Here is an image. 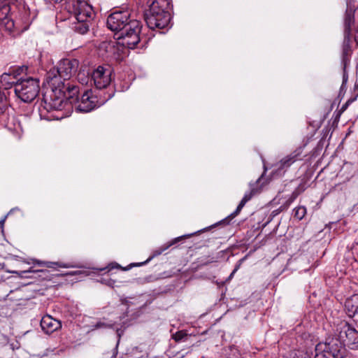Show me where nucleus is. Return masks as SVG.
Returning a JSON list of instances; mask_svg holds the SVG:
<instances>
[{
    "label": "nucleus",
    "instance_id": "nucleus-1",
    "mask_svg": "<svg viewBox=\"0 0 358 358\" xmlns=\"http://www.w3.org/2000/svg\"><path fill=\"white\" fill-rule=\"evenodd\" d=\"M66 69L60 67L57 69V74L50 78L49 81L52 88V94L50 101L44 98V101L41 103L38 111L41 119L47 120H62L66 117V110L62 113L61 115L57 114L59 110H62L67 104V98L66 92L67 87L65 84Z\"/></svg>",
    "mask_w": 358,
    "mask_h": 358
},
{
    "label": "nucleus",
    "instance_id": "nucleus-2",
    "mask_svg": "<svg viewBox=\"0 0 358 358\" xmlns=\"http://www.w3.org/2000/svg\"><path fill=\"white\" fill-rule=\"evenodd\" d=\"M107 27L114 32L115 38L123 40L129 49L134 48L140 41L141 23L130 19L128 10H116L107 18Z\"/></svg>",
    "mask_w": 358,
    "mask_h": 358
},
{
    "label": "nucleus",
    "instance_id": "nucleus-3",
    "mask_svg": "<svg viewBox=\"0 0 358 358\" xmlns=\"http://www.w3.org/2000/svg\"><path fill=\"white\" fill-rule=\"evenodd\" d=\"M29 15L22 0H2L0 3V27L11 32L20 22L28 23Z\"/></svg>",
    "mask_w": 358,
    "mask_h": 358
},
{
    "label": "nucleus",
    "instance_id": "nucleus-4",
    "mask_svg": "<svg viewBox=\"0 0 358 358\" xmlns=\"http://www.w3.org/2000/svg\"><path fill=\"white\" fill-rule=\"evenodd\" d=\"M72 13L69 16L71 28L76 33L85 34L90 29L94 13L92 6L83 0H71Z\"/></svg>",
    "mask_w": 358,
    "mask_h": 358
},
{
    "label": "nucleus",
    "instance_id": "nucleus-5",
    "mask_svg": "<svg viewBox=\"0 0 358 358\" xmlns=\"http://www.w3.org/2000/svg\"><path fill=\"white\" fill-rule=\"evenodd\" d=\"M79 90L78 87H71L69 84V104L78 112L88 113L94 108L103 105L110 99L113 94H108L107 98L98 99L97 96L93 94L92 91L86 90L82 95L81 99L78 98Z\"/></svg>",
    "mask_w": 358,
    "mask_h": 358
},
{
    "label": "nucleus",
    "instance_id": "nucleus-6",
    "mask_svg": "<svg viewBox=\"0 0 358 358\" xmlns=\"http://www.w3.org/2000/svg\"><path fill=\"white\" fill-rule=\"evenodd\" d=\"M168 0H153L145 13V20L151 29H164L169 26L171 15L167 10Z\"/></svg>",
    "mask_w": 358,
    "mask_h": 358
},
{
    "label": "nucleus",
    "instance_id": "nucleus-7",
    "mask_svg": "<svg viewBox=\"0 0 358 358\" xmlns=\"http://www.w3.org/2000/svg\"><path fill=\"white\" fill-rule=\"evenodd\" d=\"M123 40L105 41L100 43L98 53L100 57L108 62H120L125 56V48Z\"/></svg>",
    "mask_w": 358,
    "mask_h": 358
},
{
    "label": "nucleus",
    "instance_id": "nucleus-8",
    "mask_svg": "<svg viewBox=\"0 0 358 358\" xmlns=\"http://www.w3.org/2000/svg\"><path fill=\"white\" fill-rule=\"evenodd\" d=\"M75 323L86 332L96 329H114L116 330L118 337H120L122 331L118 328L115 323L107 322L105 320H95L87 315H82L81 313H76L74 317Z\"/></svg>",
    "mask_w": 358,
    "mask_h": 358
},
{
    "label": "nucleus",
    "instance_id": "nucleus-9",
    "mask_svg": "<svg viewBox=\"0 0 358 358\" xmlns=\"http://www.w3.org/2000/svg\"><path fill=\"white\" fill-rule=\"evenodd\" d=\"M14 92L22 101L31 102L38 94V82L31 78L20 80V82L15 84Z\"/></svg>",
    "mask_w": 358,
    "mask_h": 358
},
{
    "label": "nucleus",
    "instance_id": "nucleus-10",
    "mask_svg": "<svg viewBox=\"0 0 358 358\" xmlns=\"http://www.w3.org/2000/svg\"><path fill=\"white\" fill-rule=\"evenodd\" d=\"M8 102L4 93L0 91V122L10 131L20 135L22 128L20 122H17L13 116L6 113Z\"/></svg>",
    "mask_w": 358,
    "mask_h": 358
},
{
    "label": "nucleus",
    "instance_id": "nucleus-11",
    "mask_svg": "<svg viewBox=\"0 0 358 358\" xmlns=\"http://www.w3.org/2000/svg\"><path fill=\"white\" fill-rule=\"evenodd\" d=\"M112 69L109 66H99L92 73V80L96 89L106 88L111 83Z\"/></svg>",
    "mask_w": 358,
    "mask_h": 358
},
{
    "label": "nucleus",
    "instance_id": "nucleus-12",
    "mask_svg": "<svg viewBox=\"0 0 358 358\" xmlns=\"http://www.w3.org/2000/svg\"><path fill=\"white\" fill-rule=\"evenodd\" d=\"M317 346H318L319 350H327V352L337 357V358H342L345 351L344 344L339 338L338 334L334 338H329L324 343H319Z\"/></svg>",
    "mask_w": 358,
    "mask_h": 358
},
{
    "label": "nucleus",
    "instance_id": "nucleus-13",
    "mask_svg": "<svg viewBox=\"0 0 358 358\" xmlns=\"http://www.w3.org/2000/svg\"><path fill=\"white\" fill-rule=\"evenodd\" d=\"M338 336L345 347L347 346L351 349L358 348V331L355 329L345 324L342 327Z\"/></svg>",
    "mask_w": 358,
    "mask_h": 358
},
{
    "label": "nucleus",
    "instance_id": "nucleus-14",
    "mask_svg": "<svg viewBox=\"0 0 358 358\" xmlns=\"http://www.w3.org/2000/svg\"><path fill=\"white\" fill-rule=\"evenodd\" d=\"M24 70V66H19L9 70V72L4 73L1 76L0 82L5 89L10 88L13 85H15L17 77L20 76Z\"/></svg>",
    "mask_w": 358,
    "mask_h": 358
},
{
    "label": "nucleus",
    "instance_id": "nucleus-15",
    "mask_svg": "<svg viewBox=\"0 0 358 358\" xmlns=\"http://www.w3.org/2000/svg\"><path fill=\"white\" fill-rule=\"evenodd\" d=\"M41 327L45 333L50 334L60 329L62 324L59 320L53 318L49 315H46L41 320Z\"/></svg>",
    "mask_w": 358,
    "mask_h": 358
},
{
    "label": "nucleus",
    "instance_id": "nucleus-16",
    "mask_svg": "<svg viewBox=\"0 0 358 358\" xmlns=\"http://www.w3.org/2000/svg\"><path fill=\"white\" fill-rule=\"evenodd\" d=\"M355 21V10L350 7L347 6V9L345 15L344 20V43L348 44L350 41V32H351V26L353 24Z\"/></svg>",
    "mask_w": 358,
    "mask_h": 358
},
{
    "label": "nucleus",
    "instance_id": "nucleus-17",
    "mask_svg": "<svg viewBox=\"0 0 358 358\" xmlns=\"http://www.w3.org/2000/svg\"><path fill=\"white\" fill-rule=\"evenodd\" d=\"M194 234L195 233L190 234H187V235H184V236H181L175 238L171 241H170V242L164 244V245H162L161 247L158 248L157 249L153 250L152 255L148 258V259L147 261H145L144 263L139 264V265H142V264H146L147 262L150 261L154 257L160 255L163 252L166 250L168 248H169L173 245H174V244L177 243L178 242H179L180 240L183 239L184 238H189V237L192 236V235H194Z\"/></svg>",
    "mask_w": 358,
    "mask_h": 358
},
{
    "label": "nucleus",
    "instance_id": "nucleus-18",
    "mask_svg": "<svg viewBox=\"0 0 358 358\" xmlns=\"http://www.w3.org/2000/svg\"><path fill=\"white\" fill-rule=\"evenodd\" d=\"M345 307L350 316H353L358 313V296L354 294L350 299H348L345 303Z\"/></svg>",
    "mask_w": 358,
    "mask_h": 358
},
{
    "label": "nucleus",
    "instance_id": "nucleus-19",
    "mask_svg": "<svg viewBox=\"0 0 358 358\" xmlns=\"http://www.w3.org/2000/svg\"><path fill=\"white\" fill-rule=\"evenodd\" d=\"M73 268V266L69 264V278L71 276H76V280L80 281L82 280L85 276L88 275V272L84 270H69V268ZM71 281L72 283L74 282V280H70L69 278V282Z\"/></svg>",
    "mask_w": 358,
    "mask_h": 358
},
{
    "label": "nucleus",
    "instance_id": "nucleus-20",
    "mask_svg": "<svg viewBox=\"0 0 358 358\" xmlns=\"http://www.w3.org/2000/svg\"><path fill=\"white\" fill-rule=\"evenodd\" d=\"M253 193H254V190H251L250 192H246L244 196L243 197V199H241L238 206H237L236 210L233 213L231 214V216L232 217H236L241 212V210H242L243 206L245 205V203L252 199V197L253 196Z\"/></svg>",
    "mask_w": 358,
    "mask_h": 358
},
{
    "label": "nucleus",
    "instance_id": "nucleus-21",
    "mask_svg": "<svg viewBox=\"0 0 358 358\" xmlns=\"http://www.w3.org/2000/svg\"><path fill=\"white\" fill-rule=\"evenodd\" d=\"M296 155L287 156L283 158L279 163L278 170L281 171L289 167L296 160Z\"/></svg>",
    "mask_w": 358,
    "mask_h": 358
},
{
    "label": "nucleus",
    "instance_id": "nucleus-22",
    "mask_svg": "<svg viewBox=\"0 0 358 358\" xmlns=\"http://www.w3.org/2000/svg\"><path fill=\"white\" fill-rule=\"evenodd\" d=\"M315 358H337V357L327 352V350H319L318 346L316 345Z\"/></svg>",
    "mask_w": 358,
    "mask_h": 358
},
{
    "label": "nucleus",
    "instance_id": "nucleus-23",
    "mask_svg": "<svg viewBox=\"0 0 358 358\" xmlns=\"http://www.w3.org/2000/svg\"><path fill=\"white\" fill-rule=\"evenodd\" d=\"M79 69V61L77 59H72L69 60V73H76Z\"/></svg>",
    "mask_w": 358,
    "mask_h": 358
},
{
    "label": "nucleus",
    "instance_id": "nucleus-24",
    "mask_svg": "<svg viewBox=\"0 0 358 358\" xmlns=\"http://www.w3.org/2000/svg\"><path fill=\"white\" fill-rule=\"evenodd\" d=\"M294 217L298 220H301L306 213V208L304 206H299L294 210Z\"/></svg>",
    "mask_w": 358,
    "mask_h": 358
},
{
    "label": "nucleus",
    "instance_id": "nucleus-25",
    "mask_svg": "<svg viewBox=\"0 0 358 358\" xmlns=\"http://www.w3.org/2000/svg\"><path fill=\"white\" fill-rule=\"evenodd\" d=\"M187 336V334L183 331H179L173 334L172 338L177 342L182 341Z\"/></svg>",
    "mask_w": 358,
    "mask_h": 358
},
{
    "label": "nucleus",
    "instance_id": "nucleus-26",
    "mask_svg": "<svg viewBox=\"0 0 358 358\" xmlns=\"http://www.w3.org/2000/svg\"><path fill=\"white\" fill-rule=\"evenodd\" d=\"M115 268H121V266L119 264H117V263H112V264H108V266L107 267L99 268V271H102L106 270V268H108V271H110Z\"/></svg>",
    "mask_w": 358,
    "mask_h": 358
},
{
    "label": "nucleus",
    "instance_id": "nucleus-27",
    "mask_svg": "<svg viewBox=\"0 0 358 358\" xmlns=\"http://www.w3.org/2000/svg\"><path fill=\"white\" fill-rule=\"evenodd\" d=\"M101 282L110 287H113L115 285V281L112 279H102Z\"/></svg>",
    "mask_w": 358,
    "mask_h": 358
},
{
    "label": "nucleus",
    "instance_id": "nucleus-28",
    "mask_svg": "<svg viewBox=\"0 0 358 358\" xmlns=\"http://www.w3.org/2000/svg\"><path fill=\"white\" fill-rule=\"evenodd\" d=\"M80 313V310H78V306H76V307L75 308V310L73 309V308H71V310H69V313H70V315L69 314L68 315V317H72L73 319L74 320V317H75V313Z\"/></svg>",
    "mask_w": 358,
    "mask_h": 358
},
{
    "label": "nucleus",
    "instance_id": "nucleus-29",
    "mask_svg": "<svg viewBox=\"0 0 358 358\" xmlns=\"http://www.w3.org/2000/svg\"><path fill=\"white\" fill-rule=\"evenodd\" d=\"M292 201H293V199H288L286 201V205L285 206H282L280 207V210L282 211V210L287 208Z\"/></svg>",
    "mask_w": 358,
    "mask_h": 358
},
{
    "label": "nucleus",
    "instance_id": "nucleus-30",
    "mask_svg": "<svg viewBox=\"0 0 358 358\" xmlns=\"http://www.w3.org/2000/svg\"><path fill=\"white\" fill-rule=\"evenodd\" d=\"M56 20H57V23H60V22H64L65 19L63 18V16H62V13H58L56 15Z\"/></svg>",
    "mask_w": 358,
    "mask_h": 358
},
{
    "label": "nucleus",
    "instance_id": "nucleus-31",
    "mask_svg": "<svg viewBox=\"0 0 358 358\" xmlns=\"http://www.w3.org/2000/svg\"><path fill=\"white\" fill-rule=\"evenodd\" d=\"M355 100V98L350 99L349 100H348V101L343 106L342 109L345 110L348 108V106L350 103H352Z\"/></svg>",
    "mask_w": 358,
    "mask_h": 358
},
{
    "label": "nucleus",
    "instance_id": "nucleus-32",
    "mask_svg": "<svg viewBox=\"0 0 358 358\" xmlns=\"http://www.w3.org/2000/svg\"><path fill=\"white\" fill-rule=\"evenodd\" d=\"M348 80V75L344 69L343 76V83H345Z\"/></svg>",
    "mask_w": 358,
    "mask_h": 358
},
{
    "label": "nucleus",
    "instance_id": "nucleus-33",
    "mask_svg": "<svg viewBox=\"0 0 358 358\" xmlns=\"http://www.w3.org/2000/svg\"><path fill=\"white\" fill-rule=\"evenodd\" d=\"M242 259L240 260V262H241ZM241 263H239L238 265L236 266L235 268L233 270V273H236L238 269L239 268Z\"/></svg>",
    "mask_w": 358,
    "mask_h": 358
},
{
    "label": "nucleus",
    "instance_id": "nucleus-34",
    "mask_svg": "<svg viewBox=\"0 0 358 358\" xmlns=\"http://www.w3.org/2000/svg\"><path fill=\"white\" fill-rule=\"evenodd\" d=\"M234 274H235V273H233V271H232L231 273L230 274V275L229 276V279L232 278Z\"/></svg>",
    "mask_w": 358,
    "mask_h": 358
},
{
    "label": "nucleus",
    "instance_id": "nucleus-35",
    "mask_svg": "<svg viewBox=\"0 0 358 358\" xmlns=\"http://www.w3.org/2000/svg\"><path fill=\"white\" fill-rule=\"evenodd\" d=\"M355 39L358 43V35L355 36Z\"/></svg>",
    "mask_w": 358,
    "mask_h": 358
},
{
    "label": "nucleus",
    "instance_id": "nucleus-36",
    "mask_svg": "<svg viewBox=\"0 0 358 358\" xmlns=\"http://www.w3.org/2000/svg\"><path fill=\"white\" fill-rule=\"evenodd\" d=\"M357 295L358 296V294H357Z\"/></svg>",
    "mask_w": 358,
    "mask_h": 358
}]
</instances>
